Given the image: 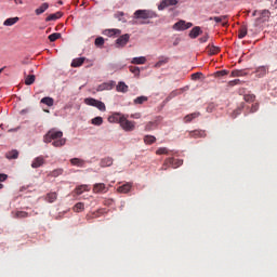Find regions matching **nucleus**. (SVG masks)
<instances>
[{
  "label": "nucleus",
  "instance_id": "obj_35",
  "mask_svg": "<svg viewBox=\"0 0 277 277\" xmlns=\"http://www.w3.org/2000/svg\"><path fill=\"white\" fill-rule=\"evenodd\" d=\"M85 205L83 202H78L74 206V211L76 213H81V211H84Z\"/></svg>",
  "mask_w": 277,
  "mask_h": 277
},
{
  "label": "nucleus",
  "instance_id": "obj_1",
  "mask_svg": "<svg viewBox=\"0 0 277 277\" xmlns=\"http://www.w3.org/2000/svg\"><path fill=\"white\" fill-rule=\"evenodd\" d=\"M43 141L45 144H51L55 148H60L66 145V138H64V132L58 131L56 129H51L45 135Z\"/></svg>",
  "mask_w": 277,
  "mask_h": 277
},
{
  "label": "nucleus",
  "instance_id": "obj_57",
  "mask_svg": "<svg viewBox=\"0 0 277 277\" xmlns=\"http://www.w3.org/2000/svg\"><path fill=\"white\" fill-rule=\"evenodd\" d=\"M15 5H23V0H13Z\"/></svg>",
  "mask_w": 277,
  "mask_h": 277
},
{
  "label": "nucleus",
  "instance_id": "obj_36",
  "mask_svg": "<svg viewBox=\"0 0 277 277\" xmlns=\"http://www.w3.org/2000/svg\"><path fill=\"white\" fill-rule=\"evenodd\" d=\"M36 82V76L35 75H28L25 79V84L26 85H34Z\"/></svg>",
  "mask_w": 277,
  "mask_h": 277
},
{
  "label": "nucleus",
  "instance_id": "obj_9",
  "mask_svg": "<svg viewBox=\"0 0 277 277\" xmlns=\"http://www.w3.org/2000/svg\"><path fill=\"white\" fill-rule=\"evenodd\" d=\"M269 72V67L268 66H259L255 68V77L259 79H263L267 74Z\"/></svg>",
  "mask_w": 277,
  "mask_h": 277
},
{
  "label": "nucleus",
  "instance_id": "obj_34",
  "mask_svg": "<svg viewBox=\"0 0 277 277\" xmlns=\"http://www.w3.org/2000/svg\"><path fill=\"white\" fill-rule=\"evenodd\" d=\"M57 18H62V12H56L54 14H50L45 21L49 23V21H57Z\"/></svg>",
  "mask_w": 277,
  "mask_h": 277
},
{
  "label": "nucleus",
  "instance_id": "obj_62",
  "mask_svg": "<svg viewBox=\"0 0 277 277\" xmlns=\"http://www.w3.org/2000/svg\"><path fill=\"white\" fill-rule=\"evenodd\" d=\"M275 9L277 10V0L274 2Z\"/></svg>",
  "mask_w": 277,
  "mask_h": 277
},
{
  "label": "nucleus",
  "instance_id": "obj_58",
  "mask_svg": "<svg viewBox=\"0 0 277 277\" xmlns=\"http://www.w3.org/2000/svg\"><path fill=\"white\" fill-rule=\"evenodd\" d=\"M148 24H150V22H140V25H148Z\"/></svg>",
  "mask_w": 277,
  "mask_h": 277
},
{
  "label": "nucleus",
  "instance_id": "obj_64",
  "mask_svg": "<svg viewBox=\"0 0 277 277\" xmlns=\"http://www.w3.org/2000/svg\"><path fill=\"white\" fill-rule=\"evenodd\" d=\"M234 83H239V79L234 80Z\"/></svg>",
  "mask_w": 277,
  "mask_h": 277
},
{
  "label": "nucleus",
  "instance_id": "obj_17",
  "mask_svg": "<svg viewBox=\"0 0 277 277\" xmlns=\"http://www.w3.org/2000/svg\"><path fill=\"white\" fill-rule=\"evenodd\" d=\"M133 185L131 183H126L118 188L119 194H129Z\"/></svg>",
  "mask_w": 277,
  "mask_h": 277
},
{
  "label": "nucleus",
  "instance_id": "obj_37",
  "mask_svg": "<svg viewBox=\"0 0 277 277\" xmlns=\"http://www.w3.org/2000/svg\"><path fill=\"white\" fill-rule=\"evenodd\" d=\"M6 159H18V150L13 149L6 153Z\"/></svg>",
  "mask_w": 277,
  "mask_h": 277
},
{
  "label": "nucleus",
  "instance_id": "obj_46",
  "mask_svg": "<svg viewBox=\"0 0 277 277\" xmlns=\"http://www.w3.org/2000/svg\"><path fill=\"white\" fill-rule=\"evenodd\" d=\"M124 12H117L115 14V18H118V21H121V23H127V19L123 18Z\"/></svg>",
  "mask_w": 277,
  "mask_h": 277
},
{
  "label": "nucleus",
  "instance_id": "obj_28",
  "mask_svg": "<svg viewBox=\"0 0 277 277\" xmlns=\"http://www.w3.org/2000/svg\"><path fill=\"white\" fill-rule=\"evenodd\" d=\"M70 163H71V166H76L77 168H84L85 167V164H83V160H81L79 158L70 159Z\"/></svg>",
  "mask_w": 277,
  "mask_h": 277
},
{
  "label": "nucleus",
  "instance_id": "obj_56",
  "mask_svg": "<svg viewBox=\"0 0 277 277\" xmlns=\"http://www.w3.org/2000/svg\"><path fill=\"white\" fill-rule=\"evenodd\" d=\"M239 114H241V108H237L236 110H234L233 118H237V116H239Z\"/></svg>",
  "mask_w": 277,
  "mask_h": 277
},
{
  "label": "nucleus",
  "instance_id": "obj_47",
  "mask_svg": "<svg viewBox=\"0 0 277 277\" xmlns=\"http://www.w3.org/2000/svg\"><path fill=\"white\" fill-rule=\"evenodd\" d=\"M105 44V39L103 37H97L95 39V47H103Z\"/></svg>",
  "mask_w": 277,
  "mask_h": 277
},
{
  "label": "nucleus",
  "instance_id": "obj_7",
  "mask_svg": "<svg viewBox=\"0 0 277 277\" xmlns=\"http://www.w3.org/2000/svg\"><path fill=\"white\" fill-rule=\"evenodd\" d=\"M107 192H109V188H107L105 183H96L93 185V194H107Z\"/></svg>",
  "mask_w": 277,
  "mask_h": 277
},
{
  "label": "nucleus",
  "instance_id": "obj_24",
  "mask_svg": "<svg viewBox=\"0 0 277 277\" xmlns=\"http://www.w3.org/2000/svg\"><path fill=\"white\" fill-rule=\"evenodd\" d=\"M83 62H85V57L75 58L71 62V67L72 68H79V66H83Z\"/></svg>",
  "mask_w": 277,
  "mask_h": 277
},
{
  "label": "nucleus",
  "instance_id": "obj_10",
  "mask_svg": "<svg viewBox=\"0 0 277 277\" xmlns=\"http://www.w3.org/2000/svg\"><path fill=\"white\" fill-rule=\"evenodd\" d=\"M177 4H179V0H162L158 5V10L161 12L166 10V8H170L172 5H177Z\"/></svg>",
  "mask_w": 277,
  "mask_h": 277
},
{
  "label": "nucleus",
  "instance_id": "obj_54",
  "mask_svg": "<svg viewBox=\"0 0 277 277\" xmlns=\"http://www.w3.org/2000/svg\"><path fill=\"white\" fill-rule=\"evenodd\" d=\"M209 40V35H205L203 37L199 38V42L205 43Z\"/></svg>",
  "mask_w": 277,
  "mask_h": 277
},
{
  "label": "nucleus",
  "instance_id": "obj_41",
  "mask_svg": "<svg viewBox=\"0 0 277 277\" xmlns=\"http://www.w3.org/2000/svg\"><path fill=\"white\" fill-rule=\"evenodd\" d=\"M48 38H49L50 42H55V40H60V38H62V34L53 32Z\"/></svg>",
  "mask_w": 277,
  "mask_h": 277
},
{
  "label": "nucleus",
  "instance_id": "obj_60",
  "mask_svg": "<svg viewBox=\"0 0 277 277\" xmlns=\"http://www.w3.org/2000/svg\"><path fill=\"white\" fill-rule=\"evenodd\" d=\"M58 5H64V1L60 0L58 2Z\"/></svg>",
  "mask_w": 277,
  "mask_h": 277
},
{
  "label": "nucleus",
  "instance_id": "obj_53",
  "mask_svg": "<svg viewBox=\"0 0 277 277\" xmlns=\"http://www.w3.org/2000/svg\"><path fill=\"white\" fill-rule=\"evenodd\" d=\"M163 64H168V60L159 61L158 63H156V68L163 66Z\"/></svg>",
  "mask_w": 277,
  "mask_h": 277
},
{
  "label": "nucleus",
  "instance_id": "obj_20",
  "mask_svg": "<svg viewBox=\"0 0 277 277\" xmlns=\"http://www.w3.org/2000/svg\"><path fill=\"white\" fill-rule=\"evenodd\" d=\"M200 34H202L200 26H196L190 30L189 38L196 39Z\"/></svg>",
  "mask_w": 277,
  "mask_h": 277
},
{
  "label": "nucleus",
  "instance_id": "obj_5",
  "mask_svg": "<svg viewBox=\"0 0 277 277\" xmlns=\"http://www.w3.org/2000/svg\"><path fill=\"white\" fill-rule=\"evenodd\" d=\"M172 166V168H180L183 166L182 159L167 158L163 162L162 170H168V167Z\"/></svg>",
  "mask_w": 277,
  "mask_h": 277
},
{
  "label": "nucleus",
  "instance_id": "obj_4",
  "mask_svg": "<svg viewBox=\"0 0 277 277\" xmlns=\"http://www.w3.org/2000/svg\"><path fill=\"white\" fill-rule=\"evenodd\" d=\"M85 105H90L91 107H96L97 109H100V111H106L107 107L105 106V103L92 98V97H87L84 100Z\"/></svg>",
  "mask_w": 277,
  "mask_h": 277
},
{
  "label": "nucleus",
  "instance_id": "obj_6",
  "mask_svg": "<svg viewBox=\"0 0 277 277\" xmlns=\"http://www.w3.org/2000/svg\"><path fill=\"white\" fill-rule=\"evenodd\" d=\"M190 27H193V24L192 23H186L185 21L176 22L173 25V29L175 31H185V29H189Z\"/></svg>",
  "mask_w": 277,
  "mask_h": 277
},
{
  "label": "nucleus",
  "instance_id": "obj_18",
  "mask_svg": "<svg viewBox=\"0 0 277 277\" xmlns=\"http://www.w3.org/2000/svg\"><path fill=\"white\" fill-rule=\"evenodd\" d=\"M248 36V26L242 25L240 26V28L238 29V38L239 40H243V38Z\"/></svg>",
  "mask_w": 277,
  "mask_h": 277
},
{
  "label": "nucleus",
  "instance_id": "obj_26",
  "mask_svg": "<svg viewBox=\"0 0 277 277\" xmlns=\"http://www.w3.org/2000/svg\"><path fill=\"white\" fill-rule=\"evenodd\" d=\"M117 92H122L123 94L129 92V85H127V83L120 81L118 84H117Z\"/></svg>",
  "mask_w": 277,
  "mask_h": 277
},
{
  "label": "nucleus",
  "instance_id": "obj_50",
  "mask_svg": "<svg viewBox=\"0 0 277 277\" xmlns=\"http://www.w3.org/2000/svg\"><path fill=\"white\" fill-rule=\"evenodd\" d=\"M232 77H243V71L234 70V71H232Z\"/></svg>",
  "mask_w": 277,
  "mask_h": 277
},
{
  "label": "nucleus",
  "instance_id": "obj_15",
  "mask_svg": "<svg viewBox=\"0 0 277 277\" xmlns=\"http://www.w3.org/2000/svg\"><path fill=\"white\" fill-rule=\"evenodd\" d=\"M209 21H215V23H223V27H226L228 25V15H222V16H215V17H210Z\"/></svg>",
  "mask_w": 277,
  "mask_h": 277
},
{
  "label": "nucleus",
  "instance_id": "obj_63",
  "mask_svg": "<svg viewBox=\"0 0 277 277\" xmlns=\"http://www.w3.org/2000/svg\"><path fill=\"white\" fill-rule=\"evenodd\" d=\"M4 69H5V67L0 68V75H1V72H3Z\"/></svg>",
  "mask_w": 277,
  "mask_h": 277
},
{
  "label": "nucleus",
  "instance_id": "obj_32",
  "mask_svg": "<svg viewBox=\"0 0 277 277\" xmlns=\"http://www.w3.org/2000/svg\"><path fill=\"white\" fill-rule=\"evenodd\" d=\"M14 217H16L17 220H23L25 217H29V213L26 211H17L15 212Z\"/></svg>",
  "mask_w": 277,
  "mask_h": 277
},
{
  "label": "nucleus",
  "instance_id": "obj_61",
  "mask_svg": "<svg viewBox=\"0 0 277 277\" xmlns=\"http://www.w3.org/2000/svg\"><path fill=\"white\" fill-rule=\"evenodd\" d=\"M258 12H259V11H254V12L252 13V16H256Z\"/></svg>",
  "mask_w": 277,
  "mask_h": 277
},
{
  "label": "nucleus",
  "instance_id": "obj_44",
  "mask_svg": "<svg viewBox=\"0 0 277 277\" xmlns=\"http://www.w3.org/2000/svg\"><path fill=\"white\" fill-rule=\"evenodd\" d=\"M255 98H256V96L254 94H247L243 97L246 103H254Z\"/></svg>",
  "mask_w": 277,
  "mask_h": 277
},
{
  "label": "nucleus",
  "instance_id": "obj_38",
  "mask_svg": "<svg viewBox=\"0 0 277 277\" xmlns=\"http://www.w3.org/2000/svg\"><path fill=\"white\" fill-rule=\"evenodd\" d=\"M146 101H148V97L142 95L138 96L134 100V105H144V103H146Z\"/></svg>",
  "mask_w": 277,
  "mask_h": 277
},
{
  "label": "nucleus",
  "instance_id": "obj_59",
  "mask_svg": "<svg viewBox=\"0 0 277 277\" xmlns=\"http://www.w3.org/2000/svg\"><path fill=\"white\" fill-rule=\"evenodd\" d=\"M131 118H140V115H131Z\"/></svg>",
  "mask_w": 277,
  "mask_h": 277
},
{
  "label": "nucleus",
  "instance_id": "obj_43",
  "mask_svg": "<svg viewBox=\"0 0 277 277\" xmlns=\"http://www.w3.org/2000/svg\"><path fill=\"white\" fill-rule=\"evenodd\" d=\"M92 124L95 127H101L103 124V117H95L92 119Z\"/></svg>",
  "mask_w": 277,
  "mask_h": 277
},
{
  "label": "nucleus",
  "instance_id": "obj_51",
  "mask_svg": "<svg viewBox=\"0 0 277 277\" xmlns=\"http://www.w3.org/2000/svg\"><path fill=\"white\" fill-rule=\"evenodd\" d=\"M200 77H202V72H195L192 75L193 81L200 79Z\"/></svg>",
  "mask_w": 277,
  "mask_h": 277
},
{
  "label": "nucleus",
  "instance_id": "obj_13",
  "mask_svg": "<svg viewBox=\"0 0 277 277\" xmlns=\"http://www.w3.org/2000/svg\"><path fill=\"white\" fill-rule=\"evenodd\" d=\"M42 166H44V157H42V156H38L31 162V168H34V169L42 168Z\"/></svg>",
  "mask_w": 277,
  "mask_h": 277
},
{
  "label": "nucleus",
  "instance_id": "obj_29",
  "mask_svg": "<svg viewBox=\"0 0 277 277\" xmlns=\"http://www.w3.org/2000/svg\"><path fill=\"white\" fill-rule=\"evenodd\" d=\"M114 164V159L111 158H104L101 162V168H109V166Z\"/></svg>",
  "mask_w": 277,
  "mask_h": 277
},
{
  "label": "nucleus",
  "instance_id": "obj_14",
  "mask_svg": "<svg viewBox=\"0 0 277 277\" xmlns=\"http://www.w3.org/2000/svg\"><path fill=\"white\" fill-rule=\"evenodd\" d=\"M114 85H116V82H104L97 87V92H103L104 90H113Z\"/></svg>",
  "mask_w": 277,
  "mask_h": 277
},
{
  "label": "nucleus",
  "instance_id": "obj_8",
  "mask_svg": "<svg viewBox=\"0 0 277 277\" xmlns=\"http://www.w3.org/2000/svg\"><path fill=\"white\" fill-rule=\"evenodd\" d=\"M131 38V35L126 34L120 36L117 40H116V44H117V49H120L122 47H127L129 40Z\"/></svg>",
  "mask_w": 277,
  "mask_h": 277
},
{
  "label": "nucleus",
  "instance_id": "obj_23",
  "mask_svg": "<svg viewBox=\"0 0 277 277\" xmlns=\"http://www.w3.org/2000/svg\"><path fill=\"white\" fill-rule=\"evenodd\" d=\"M19 21L18 17H10V18H6L4 22H3V25L4 27H12V25H16V23Z\"/></svg>",
  "mask_w": 277,
  "mask_h": 277
},
{
  "label": "nucleus",
  "instance_id": "obj_22",
  "mask_svg": "<svg viewBox=\"0 0 277 277\" xmlns=\"http://www.w3.org/2000/svg\"><path fill=\"white\" fill-rule=\"evenodd\" d=\"M207 52L210 54V55H217L220 53V48L219 47H215L213 44H209L207 47Z\"/></svg>",
  "mask_w": 277,
  "mask_h": 277
},
{
  "label": "nucleus",
  "instance_id": "obj_21",
  "mask_svg": "<svg viewBox=\"0 0 277 277\" xmlns=\"http://www.w3.org/2000/svg\"><path fill=\"white\" fill-rule=\"evenodd\" d=\"M47 10H49V3L44 2L38 9H36L35 13L37 16H40V14H44Z\"/></svg>",
  "mask_w": 277,
  "mask_h": 277
},
{
  "label": "nucleus",
  "instance_id": "obj_33",
  "mask_svg": "<svg viewBox=\"0 0 277 277\" xmlns=\"http://www.w3.org/2000/svg\"><path fill=\"white\" fill-rule=\"evenodd\" d=\"M77 196H81V194H83V192H90V189H88V185H80L78 187H76L75 189Z\"/></svg>",
  "mask_w": 277,
  "mask_h": 277
},
{
  "label": "nucleus",
  "instance_id": "obj_27",
  "mask_svg": "<svg viewBox=\"0 0 277 277\" xmlns=\"http://www.w3.org/2000/svg\"><path fill=\"white\" fill-rule=\"evenodd\" d=\"M40 103L47 105L48 107H53L55 100H53V97H43L41 98Z\"/></svg>",
  "mask_w": 277,
  "mask_h": 277
},
{
  "label": "nucleus",
  "instance_id": "obj_19",
  "mask_svg": "<svg viewBox=\"0 0 277 277\" xmlns=\"http://www.w3.org/2000/svg\"><path fill=\"white\" fill-rule=\"evenodd\" d=\"M122 34V30L120 29H116V28H113V29H106L104 31V36H120Z\"/></svg>",
  "mask_w": 277,
  "mask_h": 277
},
{
  "label": "nucleus",
  "instance_id": "obj_42",
  "mask_svg": "<svg viewBox=\"0 0 277 277\" xmlns=\"http://www.w3.org/2000/svg\"><path fill=\"white\" fill-rule=\"evenodd\" d=\"M64 174V169H55L50 173V176L57 177Z\"/></svg>",
  "mask_w": 277,
  "mask_h": 277
},
{
  "label": "nucleus",
  "instance_id": "obj_48",
  "mask_svg": "<svg viewBox=\"0 0 277 277\" xmlns=\"http://www.w3.org/2000/svg\"><path fill=\"white\" fill-rule=\"evenodd\" d=\"M156 123L153 121H149L146 126H145V131H153V129H155Z\"/></svg>",
  "mask_w": 277,
  "mask_h": 277
},
{
  "label": "nucleus",
  "instance_id": "obj_45",
  "mask_svg": "<svg viewBox=\"0 0 277 277\" xmlns=\"http://www.w3.org/2000/svg\"><path fill=\"white\" fill-rule=\"evenodd\" d=\"M129 70H130V72H132V75H135V77H140V67L130 66Z\"/></svg>",
  "mask_w": 277,
  "mask_h": 277
},
{
  "label": "nucleus",
  "instance_id": "obj_55",
  "mask_svg": "<svg viewBox=\"0 0 277 277\" xmlns=\"http://www.w3.org/2000/svg\"><path fill=\"white\" fill-rule=\"evenodd\" d=\"M3 181H8V174L5 173L0 174V183H3Z\"/></svg>",
  "mask_w": 277,
  "mask_h": 277
},
{
  "label": "nucleus",
  "instance_id": "obj_16",
  "mask_svg": "<svg viewBox=\"0 0 277 277\" xmlns=\"http://www.w3.org/2000/svg\"><path fill=\"white\" fill-rule=\"evenodd\" d=\"M269 16H272L269 10H262L260 11V17L256 21H263V23H265V21H268Z\"/></svg>",
  "mask_w": 277,
  "mask_h": 277
},
{
  "label": "nucleus",
  "instance_id": "obj_30",
  "mask_svg": "<svg viewBox=\"0 0 277 277\" xmlns=\"http://www.w3.org/2000/svg\"><path fill=\"white\" fill-rule=\"evenodd\" d=\"M131 64H137V65L146 64V58L144 56L133 57L131 61Z\"/></svg>",
  "mask_w": 277,
  "mask_h": 277
},
{
  "label": "nucleus",
  "instance_id": "obj_12",
  "mask_svg": "<svg viewBox=\"0 0 277 277\" xmlns=\"http://www.w3.org/2000/svg\"><path fill=\"white\" fill-rule=\"evenodd\" d=\"M124 115L120 113H114L111 116L108 117V122H117L118 124H121Z\"/></svg>",
  "mask_w": 277,
  "mask_h": 277
},
{
  "label": "nucleus",
  "instance_id": "obj_52",
  "mask_svg": "<svg viewBox=\"0 0 277 277\" xmlns=\"http://www.w3.org/2000/svg\"><path fill=\"white\" fill-rule=\"evenodd\" d=\"M256 111H259V104H253V105L251 106V114H254V113H256Z\"/></svg>",
  "mask_w": 277,
  "mask_h": 277
},
{
  "label": "nucleus",
  "instance_id": "obj_49",
  "mask_svg": "<svg viewBox=\"0 0 277 277\" xmlns=\"http://www.w3.org/2000/svg\"><path fill=\"white\" fill-rule=\"evenodd\" d=\"M228 75V70H219L215 72V77H226Z\"/></svg>",
  "mask_w": 277,
  "mask_h": 277
},
{
  "label": "nucleus",
  "instance_id": "obj_25",
  "mask_svg": "<svg viewBox=\"0 0 277 277\" xmlns=\"http://www.w3.org/2000/svg\"><path fill=\"white\" fill-rule=\"evenodd\" d=\"M45 200L47 202H50V203L55 202V200H57V193L56 192L48 193L45 196Z\"/></svg>",
  "mask_w": 277,
  "mask_h": 277
},
{
  "label": "nucleus",
  "instance_id": "obj_11",
  "mask_svg": "<svg viewBox=\"0 0 277 277\" xmlns=\"http://www.w3.org/2000/svg\"><path fill=\"white\" fill-rule=\"evenodd\" d=\"M188 137H193L194 140H198L200 137H207V131L205 130H194L188 133Z\"/></svg>",
  "mask_w": 277,
  "mask_h": 277
},
{
  "label": "nucleus",
  "instance_id": "obj_31",
  "mask_svg": "<svg viewBox=\"0 0 277 277\" xmlns=\"http://www.w3.org/2000/svg\"><path fill=\"white\" fill-rule=\"evenodd\" d=\"M200 116V113H193L190 115H186L184 117V122H192V120H195V118H198Z\"/></svg>",
  "mask_w": 277,
  "mask_h": 277
},
{
  "label": "nucleus",
  "instance_id": "obj_3",
  "mask_svg": "<svg viewBox=\"0 0 277 277\" xmlns=\"http://www.w3.org/2000/svg\"><path fill=\"white\" fill-rule=\"evenodd\" d=\"M128 118L129 115H123L120 123L121 129L127 132L135 131V121H130Z\"/></svg>",
  "mask_w": 277,
  "mask_h": 277
},
{
  "label": "nucleus",
  "instance_id": "obj_2",
  "mask_svg": "<svg viewBox=\"0 0 277 277\" xmlns=\"http://www.w3.org/2000/svg\"><path fill=\"white\" fill-rule=\"evenodd\" d=\"M159 15L151 10H136L133 14V18L136 21H148V18H157Z\"/></svg>",
  "mask_w": 277,
  "mask_h": 277
},
{
  "label": "nucleus",
  "instance_id": "obj_40",
  "mask_svg": "<svg viewBox=\"0 0 277 277\" xmlns=\"http://www.w3.org/2000/svg\"><path fill=\"white\" fill-rule=\"evenodd\" d=\"M156 155H170V149L168 147H159L156 150Z\"/></svg>",
  "mask_w": 277,
  "mask_h": 277
},
{
  "label": "nucleus",
  "instance_id": "obj_39",
  "mask_svg": "<svg viewBox=\"0 0 277 277\" xmlns=\"http://www.w3.org/2000/svg\"><path fill=\"white\" fill-rule=\"evenodd\" d=\"M144 142H145V144H155L156 142H157V138L155 137V136H153V135H146L145 137H144Z\"/></svg>",
  "mask_w": 277,
  "mask_h": 277
}]
</instances>
